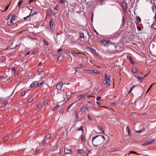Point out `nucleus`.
<instances>
[{
	"label": "nucleus",
	"instance_id": "nucleus-1",
	"mask_svg": "<svg viewBox=\"0 0 156 156\" xmlns=\"http://www.w3.org/2000/svg\"><path fill=\"white\" fill-rule=\"evenodd\" d=\"M105 137L103 136L97 135L93 137L92 142L95 146H100L103 143Z\"/></svg>",
	"mask_w": 156,
	"mask_h": 156
},
{
	"label": "nucleus",
	"instance_id": "nucleus-2",
	"mask_svg": "<svg viewBox=\"0 0 156 156\" xmlns=\"http://www.w3.org/2000/svg\"><path fill=\"white\" fill-rule=\"evenodd\" d=\"M110 76L107 73H105L104 74L105 80L103 81V82L108 86H110V84L109 83L111 81V79L110 78Z\"/></svg>",
	"mask_w": 156,
	"mask_h": 156
},
{
	"label": "nucleus",
	"instance_id": "nucleus-3",
	"mask_svg": "<svg viewBox=\"0 0 156 156\" xmlns=\"http://www.w3.org/2000/svg\"><path fill=\"white\" fill-rule=\"evenodd\" d=\"M29 9L31 10L30 9ZM38 13V12L37 10L36 9H31V11L29 15L26 17H24L23 18V19L24 20H26L27 19L29 18L30 16H33L34 14H37Z\"/></svg>",
	"mask_w": 156,
	"mask_h": 156
},
{
	"label": "nucleus",
	"instance_id": "nucleus-4",
	"mask_svg": "<svg viewBox=\"0 0 156 156\" xmlns=\"http://www.w3.org/2000/svg\"><path fill=\"white\" fill-rule=\"evenodd\" d=\"M100 42L104 46H105L109 43L110 44H114L112 42H110V41L108 40L102 39L101 40Z\"/></svg>",
	"mask_w": 156,
	"mask_h": 156
},
{
	"label": "nucleus",
	"instance_id": "nucleus-5",
	"mask_svg": "<svg viewBox=\"0 0 156 156\" xmlns=\"http://www.w3.org/2000/svg\"><path fill=\"white\" fill-rule=\"evenodd\" d=\"M155 141L154 139H152L151 140H149L146 141L144 143L142 144L143 146H146L149 144H150Z\"/></svg>",
	"mask_w": 156,
	"mask_h": 156
},
{
	"label": "nucleus",
	"instance_id": "nucleus-6",
	"mask_svg": "<svg viewBox=\"0 0 156 156\" xmlns=\"http://www.w3.org/2000/svg\"><path fill=\"white\" fill-rule=\"evenodd\" d=\"M62 82L61 81H60L58 83L55 85L56 88L58 90H61L62 88Z\"/></svg>",
	"mask_w": 156,
	"mask_h": 156
},
{
	"label": "nucleus",
	"instance_id": "nucleus-7",
	"mask_svg": "<svg viewBox=\"0 0 156 156\" xmlns=\"http://www.w3.org/2000/svg\"><path fill=\"white\" fill-rule=\"evenodd\" d=\"M87 48L89 49L90 51L94 54L96 55H98V53H97L96 50L93 48H92L90 47H87Z\"/></svg>",
	"mask_w": 156,
	"mask_h": 156
},
{
	"label": "nucleus",
	"instance_id": "nucleus-8",
	"mask_svg": "<svg viewBox=\"0 0 156 156\" xmlns=\"http://www.w3.org/2000/svg\"><path fill=\"white\" fill-rule=\"evenodd\" d=\"M121 5L122 9L124 10H126L127 8V4L125 2H122L121 3Z\"/></svg>",
	"mask_w": 156,
	"mask_h": 156
},
{
	"label": "nucleus",
	"instance_id": "nucleus-9",
	"mask_svg": "<svg viewBox=\"0 0 156 156\" xmlns=\"http://www.w3.org/2000/svg\"><path fill=\"white\" fill-rule=\"evenodd\" d=\"M16 17H17V16H12L11 19L9 21H8L7 23L8 25L11 26L12 25V23L13 19H14V20H15Z\"/></svg>",
	"mask_w": 156,
	"mask_h": 156
},
{
	"label": "nucleus",
	"instance_id": "nucleus-10",
	"mask_svg": "<svg viewBox=\"0 0 156 156\" xmlns=\"http://www.w3.org/2000/svg\"><path fill=\"white\" fill-rule=\"evenodd\" d=\"M38 85V82L37 81H34L30 86V87L31 88L35 87Z\"/></svg>",
	"mask_w": 156,
	"mask_h": 156
},
{
	"label": "nucleus",
	"instance_id": "nucleus-11",
	"mask_svg": "<svg viewBox=\"0 0 156 156\" xmlns=\"http://www.w3.org/2000/svg\"><path fill=\"white\" fill-rule=\"evenodd\" d=\"M86 96H87L86 94H82L80 95V96L78 97V99L79 100H80L81 99H85V97Z\"/></svg>",
	"mask_w": 156,
	"mask_h": 156
},
{
	"label": "nucleus",
	"instance_id": "nucleus-12",
	"mask_svg": "<svg viewBox=\"0 0 156 156\" xmlns=\"http://www.w3.org/2000/svg\"><path fill=\"white\" fill-rule=\"evenodd\" d=\"M54 23V21L52 19L50 22L49 25L51 28H52L53 27V25Z\"/></svg>",
	"mask_w": 156,
	"mask_h": 156
},
{
	"label": "nucleus",
	"instance_id": "nucleus-13",
	"mask_svg": "<svg viewBox=\"0 0 156 156\" xmlns=\"http://www.w3.org/2000/svg\"><path fill=\"white\" fill-rule=\"evenodd\" d=\"M135 77L138 79V81L139 82L141 81L144 78H141L140 76L138 74H136L135 75Z\"/></svg>",
	"mask_w": 156,
	"mask_h": 156
},
{
	"label": "nucleus",
	"instance_id": "nucleus-14",
	"mask_svg": "<svg viewBox=\"0 0 156 156\" xmlns=\"http://www.w3.org/2000/svg\"><path fill=\"white\" fill-rule=\"evenodd\" d=\"M93 1H91L90 2H87L86 4V7L87 8L90 7L92 4Z\"/></svg>",
	"mask_w": 156,
	"mask_h": 156
},
{
	"label": "nucleus",
	"instance_id": "nucleus-15",
	"mask_svg": "<svg viewBox=\"0 0 156 156\" xmlns=\"http://www.w3.org/2000/svg\"><path fill=\"white\" fill-rule=\"evenodd\" d=\"M63 55L62 54L60 55L58 58V61H61L63 60Z\"/></svg>",
	"mask_w": 156,
	"mask_h": 156
},
{
	"label": "nucleus",
	"instance_id": "nucleus-16",
	"mask_svg": "<svg viewBox=\"0 0 156 156\" xmlns=\"http://www.w3.org/2000/svg\"><path fill=\"white\" fill-rule=\"evenodd\" d=\"M98 129L99 130L101 131V132L103 133V134H104L105 133V131L104 130H103V128L102 127V126H98Z\"/></svg>",
	"mask_w": 156,
	"mask_h": 156
},
{
	"label": "nucleus",
	"instance_id": "nucleus-17",
	"mask_svg": "<svg viewBox=\"0 0 156 156\" xmlns=\"http://www.w3.org/2000/svg\"><path fill=\"white\" fill-rule=\"evenodd\" d=\"M79 36L81 38H84V37L83 33L81 32H79Z\"/></svg>",
	"mask_w": 156,
	"mask_h": 156
},
{
	"label": "nucleus",
	"instance_id": "nucleus-18",
	"mask_svg": "<svg viewBox=\"0 0 156 156\" xmlns=\"http://www.w3.org/2000/svg\"><path fill=\"white\" fill-rule=\"evenodd\" d=\"M64 152L66 154H69L71 153L72 151L70 150H69L67 149H65Z\"/></svg>",
	"mask_w": 156,
	"mask_h": 156
},
{
	"label": "nucleus",
	"instance_id": "nucleus-19",
	"mask_svg": "<svg viewBox=\"0 0 156 156\" xmlns=\"http://www.w3.org/2000/svg\"><path fill=\"white\" fill-rule=\"evenodd\" d=\"M80 139L82 142H83L84 143H85L86 142L85 138V137L83 136V135H81L80 136Z\"/></svg>",
	"mask_w": 156,
	"mask_h": 156
},
{
	"label": "nucleus",
	"instance_id": "nucleus-20",
	"mask_svg": "<svg viewBox=\"0 0 156 156\" xmlns=\"http://www.w3.org/2000/svg\"><path fill=\"white\" fill-rule=\"evenodd\" d=\"M85 72L87 73L92 74L93 73V70H86L85 69H84Z\"/></svg>",
	"mask_w": 156,
	"mask_h": 156
},
{
	"label": "nucleus",
	"instance_id": "nucleus-21",
	"mask_svg": "<svg viewBox=\"0 0 156 156\" xmlns=\"http://www.w3.org/2000/svg\"><path fill=\"white\" fill-rule=\"evenodd\" d=\"M75 112H76L75 114L76 116V119H79V112H78V111L76 110L75 111Z\"/></svg>",
	"mask_w": 156,
	"mask_h": 156
},
{
	"label": "nucleus",
	"instance_id": "nucleus-22",
	"mask_svg": "<svg viewBox=\"0 0 156 156\" xmlns=\"http://www.w3.org/2000/svg\"><path fill=\"white\" fill-rule=\"evenodd\" d=\"M95 97L94 96H90L88 97V99L90 100V101H92L94 100Z\"/></svg>",
	"mask_w": 156,
	"mask_h": 156
},
{
	"label": "nucleus",
	"instance_id": "nucleus-23",
	"mask_svg": "<svg viewBox=\"0 0 156 156\" xmlns=\"http://www.w3.org/2000/svg\"><path fill=\"white\" fill-rule=\"evenodd\" d=\"M40 81H41V80H40L39 81V82L38 83V86H41L44 83V81H43V80H41V82H40Z\"/></svg>",
	"mask_w": 156,
	"mask_h": 156
},
{
	"label": "nucleus",
	"instance_id": "nucleus-24",
	"mask_svg": "<svg viewBox=\"0 0 156 156\" xmlns=\"http://www.w3.org/2000/svg\"><path fill=\"white\" fill-rule=\"evenodd\" d=\"M51 135L50 134H47L44 137L46 139H50V138L51 137Z\"/></svg>",
	"mask_w": 156,
	"mask_h": 156
},
{
	"label": "nucleus",
	"instance_id": "nucleus-25",
	"mask_svg": "<svg viewBox=\"0 0 156 156\" xmlns=\"http://www.w3.org/2000/svg\"><path fill=\"white\" fill-rule=\"evenodd\" d=\"M137 71V69L136 67H134L132 69V72L134 73H136Z\"/></svg>",
	"mask_w": 156,
	"mask_h": 156
},
{
	"label": "nucleus",
	"instance_id": "nucleus-26",
	"mask_svg": "<svg viewBox=\"0 0 156 156\" xmlns=\"http://www.w3.org/2000/svg\"><path fill=\"white\" fill-rule=\"evenodd\" d=\"M127 57L128 58V60H129V62L131 63V64H133V59L131 58V57H127Z\"/></svg>",
	"mask_w": 156,
	"mask_h": 156
},
{
	"label": "nucleus",
	"instance_id": "nucleus-27",
	"mask_svg": "<svg viewBox=\"0 0 156 156\" xmlns=\"http://www.w3.org/2000/svg\"><path fill=\"white\" fill-rule=\"evenodd\" d=\"M22 2H23L22 0H20V1H19V2L17 4V5L19 7H20L21 6V5Z\"/></svg>",
	"mask_w": 156,
	"mask_h": 156
},
{
	"label": "nucleus",
	"instance_id": "nucleus-28",
	"mask_svg": "<svg viewBox=\"0 0 156 156\" xmlns=\"http://www.w3.org/2000/svg\"><path fill=\"white\" fill-rule=\"evenodd\" d=\"M144 129H140L139 130L136 131V133H142L144 132Z\"/></svg>",
	"mask_w": 156,
	"mask_h": 156
},
{
	"label": "nucleus",
	"instance_id": "nucleus-29",
	"mask_svg": "<svg viewBox=\"0 0 156 156\" xmlns=\"http://www.w3.org/2000/svg\"><path fill=\"white\" fill-rule=\"evenodd\" d=\"M75 104V102H74L71 104L67 108V111H68V110L69 109H70V108H71V107L74 104H75V105H76V104Z\"/></svg>",
	"mask_w": 156,
	"mask_h": 156
},
{
	"label": "nucleus",
	"instance_id": "nucleus-30",
	"mask_svg": "<svg viewBox=\"0 0 156 156\" xmlns=\"http://www.w3.org/2000/svg\"><path fill=\"white\" fill-rule=\"evenodd\" d=\"M136 20L137 22H141V19L140 17L139 16H137L136 18Z\"/></svg>",
	"mask_w": 156,
	"mask_h": 156
},
{
	"label": "nucleus",
	"instance_id": "nucleus-31",
	"mask_svg": "<svg viewBox=\"0 0 156 156\" xmlns=\"http://www.w3.org/2000/svg\"><path fill=\"white\" fill-rule=\"evenodd\" d=\"M59 107V106L58 105H57L55 106L54 108H53V111H55V110H56Z\"/></svg>",
	"mask_w": 156,
	"mask_h": 156
},
{
	"label": "nucleus",
	"instance_id": "nucleus-32",
	"mask_svg": "<svg viewBox=\"0 0 156 156\" xmlns=\"http://www.w3.org/2000/svg\"><path fill=\"white\" fill-rule=\"evenodd\" d=\"M131 154H136L138 155H140V154H138L136 152H135L133 151H131L128 154V155H129Z\"/></svg>",
	"mask_w": 156,
	"mask_h": 156
},
{
	"label": "nucleus",
	"instance_id": "nucleus-33",
	"mask_svg": "<svg viewBox=\"0 0 156 156\" xmlns=\"http://www.w3.org/2000/svg\"><path fill=\"white\" fill-rule=\"evenodd\" d=\"M83 64H80L78 65V66L77 67V68L79 69L83 67Z\"/></svg>",
	"mask_w": 156,
	"mask_h": 156
},
{
	"label": "nucleus",
	"instance_id": "nucleus-34",
	"mask_svg": "<svg viewBox=\"0 0 156 156\" xmlns=\"http://www.w3.org/2000/svg\"><path fill=\"white\" fill-rule=\"evenodd\" d=\"M77 130L78 131H79L80 130H82V131L83 132V127L82 126H80L79 128H78L77 129Z\"/></svg>",
	"mask_w": 156,
	"mask_h": 156
},
{
	"label": "nucleus",
	"instance_id": "nucleus-35",
	"mask_svg": "<svg viewBox=\"0 0 156 156\" xmlns=\"http://www.w3.org/2000/svg\"><path fill=\"white\" fill-rule=\"evenodd\" d=\"M135 87V86H133L132 87H131L130 89L129 90L128 92V94H129V93H130L131 91H132V90Z\"/></svg>",
	"mask_w": 156,
	"mask_h": 156
},
{
	"label": "nucleus",
	"instance_id": "nucleus-36",
	"mask_svg": "<svg viewBox=\"0 0 156 156\" xmlns=\"http://www.w3.org/2000/svg\"><path fill=\"white\" fill-rule=\"evenodd\" d=\"M93 72V73H96L97 74H99V73H100V72L96 70H94Z\"/></svg>",
	"mask_w": 156,
	"mask_h": 156
},
{
	"label": "nucleus",
	"instance_id": "nucleus-37",
	"mask_svg": "<svg viewBox=\"0 0 156 156\" xmlns=\"http://www.w3.org/2000/svg\"><path fill=\"white\" fill-rule=\"evenodd\" d=\"M43 42H44V44L45 45H46L47 46L48 45V42H47L45 39H44L43 40Z\"/></svg>",
	"mask_w": 156,
	"mask_h": 156
},
{
	"label": "nucleus",
	"instance_id": "nucleus-38",
	"mask_svg": "<svg viewBox=\"0 0 156 156\" xmlns=\"http://www.w3.org/2000/svg\"><path fill=\"white\" fill-rule=\"evenodd\" d=\"M78 152L79 154H82V152H83V150L82 149H79L78 150Z\"/></svg>",
	"mask_w": 156,
	"mask_h": 156
},
{
	"label": "nucleus",
	"instance_id": "nucleus-39",
	"mask_svg": "<svg viewBox=\"0 0 156 156\" xmlns=\"http://www.w3.org/2000/svg\"><path fill=\"white\" fill-rule=\"evenodd\" d=\"M5 59V57L4 56L0 57V62H2Z\"/></svg>",
	"mask_w": 156,
	"mask_h": 156
},
{
	"label": "nucleus",
	"instance_id": "nucleus-40",
	"mask_svg": "<svg viewBox=\"0 0 156 156\" xmlns=\"http://www.w3.org/2000/svg\"><path fill=\"white\" fill-rule=\"evenodd\" d=\"M46 139L44 137L43 140L42 141V143L43 144L46 143Z\"/></svg>",
	"mask_w": 156,
	"mask_h": 156
},
{
	"label": "nucleus",
	"instance_id": "nucleus-41",
	"mask_svg": "<svg viewBox=\"0 0 156 156\" xmlns=\"http://www.w3.org/2000/svg\"><path fill=\"white\" fill-rule=\"evenodd\" d=\"M9 139V137L8 136H6L4 137L3 139V140L4 141H6L7 140H8Z\"/></svg>",
	"mask_w": 156,
	"mask_h": 156
},
{
	"label": "nucleus",
	"instance_id": "nucleus-42",
	"mask_svg": "<svg viewBox=\"0 0 156 156\" xmlns=\"http://www.w3.org/2000/svg\"><path fill=\"white\" fill-rule=\"evenodd\" d=\"M26 92L25 91H22L21 92V96H24L26 94Z\"/></svg>",
	"mask_w": 156,
	"mask_h": 156
},
{
	"label": "nucleus",
	"instance_id": "nucleus-43",
	"mask_svg": "<svg viewBox=\"0 0 156 156\" xmlns=\"http://www.w3.org/2000/svg\"><path fill=\"white\" fill-rule=\"evenodd\" d=\"M88 109V108L86 107L82 106L81 107V110H83V109L87 110Z\"/></svg>",
	"mask_w": 156,
	"mask_h": 156
},
{
	"label": "nucleus",
	"instance_id": "nucleus-44",
	"mask_svg": "<svg viewBox=\"0 0 156 156\" xmlns=\"http://www.w3.org/2000/svg\"><path fill=\"white\" fill-rule=\"evenodd\" d=\"M87 118L91 122L92 121L91 119V118L90 117L89 114H88L87 115Z\"/></svg>",
	"mask_w": 156,
	"mask_h": 156
},
{
	"label": "nucleus",
	"instance_id": "nucleus-45",
	"mask_svg": "<svg viewBox=\"0 0 156 156\" xmlns=\"http://www.w3.org/2000/svg\"><path fill=\"white\" fill-rule=\"evenodd\" d=\"M84 156H88V153L86 152H84Z\"/></svg>",
	"mask_w": 156,
	"mask_h": 156
},
{
	"label": "nucleus",
	"instance_id": "nucleus-46",
	"mask_svg": "<svg viewBox=\"0 0 156 156\" xmlns=\"http://www.w3.org/2000/svg\"><path fill=\"white\" fill-rule=\"evenodd\" d=\"M66 0H60V2L62 4H63L65 3Z\"/></svg>",
	"mask_w": 156,
	"mask_h": 156
},
{
	"label": "nucleus",
	"instance_id": "nucleus-47",
	"mask_svg": "<svg viewBox=\"0 0 156 156\" xmlns=\"http://www.w3.org/2000/svg\"><path fill=\"white\" fill-rule=\"evenodd\" d=\"M37 52V50L36 49H34L33 52H32V53L33 54H35V53H36Z\"/></svg>",
	"mask_w": 156,
	"mask_h": 156
},
{
	"label": "nucleus",
	"instance_id": "nucleus-48",
	"mask_svg": "<svg viewBox=\"0 0 156 156\" xmlns=\"http://www.w3.org/2000/svg\"><path fill=\"white\" fill-rule=\"evenodd\" d=\"M101 99V98L100 97H98L96 98V100L97 101H99Z\"/></svg>",
	"mask_w": 156,
	"mask_h": 156
},
{
	"label": "nucleus",
	"instance_id": "nucleus-49",
	"mask_svg": "<svg viewBox=\"0 0 156 156\" xmlns=\"http://www.w3.org/2000/svg\"><path fill=\"white\" fill-rule=\"evenodd\" d=\"M152 26H153V27L154 29L156 30V24H153V25H152Z\"/></svg>",
	"mask_w": 156,
	"mask_h": 156
},
{
	"label": "nucleus",
	"instance_id": "nucleus-50",
	"mask_svg": "<svg viewBox=\"0 0 156 156\" xmlns=\"http://www.w3.org/2000/svg\"><path fill=\"white\" fill-rule=\"evenodd\" d=\"M122 23L123 25H124V16L123 17V18L122 19Z\"/></svg>",
	"mask_w": 156,
	"mask_h": 156
},
{
	"label": "nucleus",
	"instance_id": "nucleus-51",
	"mask_svg": "<svg viewBox=\"0 0 156 156\" xmlns=\"http://www.w3.org/2000/svg\"><path fill=\"white\" fill-rule=\"evenodd\" d=\"M137 28L138 30L139 31H140L141 30V28H140V27L139 26H137Z\"/></svg>",
	"mask_w": 156,
	"mask_h": 156
},
{
	"label": "nucleus",
	"instance_id": "nucleus-52",
	"mask_svg": "<svg viewBox=\"0 0 156 156\" xmlns=\"http://www.w3.org/2000/svg\"><path fill=\"white\" fill-rule=\"evenodd\" d=\"M62 49L61 48H59L57 50L58 52H59L61 51L62 50Z\"/></svg>",
	"mask_w": 156,
	"mask_h": 156
},
{
	"label": "nucleus",
	"instance_id": "nucleus-53",
	"mask_svg": "<svg viewBox=\"0 0 156 156\" xmlns=\"http://www.w3.org/2000/svg\"><path fill=\"white\" fill-rule=\"evenodd\" d=\"M154 3V0H150V3L152 4H153Z\"/></svg>",
	"mask_w": 156,
	"mask_h": 156
},
{
	"label": "nucleus",
	"instance_id": "nucleus-54",
	"mask_svg": "<svg viewBox=\"0 0 156 156\" xmlns=\"http://www.w3.org/2000/svg\"><path fill=\"white\" fill-rule=\"evenodd\" d=\"M41 108V105H37V108H38L39 109H40Z\"/></svg>",
	"mask_w": 156,
	"mask_h": 156
},
{
	"label": "nucleus",
	"instance_id": "nucleus-55",
	"mask_svg": "<svg viewBox=\"0 0 156 156\" xmlns=\"http://www.w3.org/2000/svg\"><path fill=\"white\" fill-rule=\"evenodd\" d=\"M152 86V85H151V86H150V87H149V89H148V90H147V91L146 92V93H147V92L149 91V90L151 89V87Z\"/></svg>",
	"mask_w": 156,
	"mask_h": 156
},
{
	"label": "nucleus",
	"instance_id": "nucleus-56",
	"mask_svg": "<svg viewBox=\"0 0 156 156\" xmlns=\"http://www.w3.org/2000/svg\"><path fill=\"white\" fill-rule=\"evenodd\" d=\"M39 150H40V149L39 147H37V148H36V149L35 151L37 152L39 151Z\"/></svg>",
	"mask_w": 156,
	"mask_h": 156
},
{
	"label": "nucleus",
	"instance_id": "nucleus-57",
	"mask_svg": "<svg viewBox=\"0 0 156 156\" xmlns=\"http://www.w3.org/2000/svg\"><path fill=\"white\" fill-rule=\"evenodd\" d=\"M44 103V104L47 105L48 104V101L47 100H45Z\"/></svg>",
	"mask_w": 156,
	"mask_h": 156
},
{
	"label": "nucleus",
	"instance_id": "nucleus-58",
	"mask_svg": "<svg viewBox=\"0 0 156 156\" xmlns=\"http://www.w3.org/2000/svg\"><path fill=\"white\" fill-rule=\"evenodd\" d=\"M154 6H151V9H152V11H153V12H155V10H154Z\"/></svg>",
	"mask_w": 156,
	"mask_h": 156
},
{
	"label": "nucleus",
	"instance_id": "nucleus-59",
	"mask_svg": "<svg viewBox=\"0 0 156 156\" xmlns=\"http://www.w3.org/2000/svg\"><path fill=\"white\" fill-rule=\"evenodd\" d=\"M87 103H89V104H92V102H93V101H87Z\"/></svg>",
	"mask_w": 156,
	"mask_h": 156
},
{
	"label": "nucleus",
	"instance_id": "nucleus-60",
	"mask_svg": "<svg viewBox=\"0 0 156 156\" xmlns=\"http://www.w3.org/2000/svg\"><path fill=\"white\" fill-rule=\"evenodd\" d=\"M9 6V5L8 6L5 8V10H4V12H5L8 9Z\"/></svg>",
	"mask_w": 156,
	"mask_h": 156
},
{
	"label": "nucleus",
	"instance_id": "nucleus-61",
	"mask_svg": "<svg viewBox=\"0 0 156 156\" xmlns=\"http://www.w3.org/2000/svg\"><path fill=\"white\" fill-rule=\"evenodd\" d=\"M152 6H153L154 7H155V10L156 11V5H155V3H154V4H152Z\"/></svg>",
	"mask_w": 156,
	"mask_h": 156
},
{
	"label": "nucleus",
	"instance_id": "nucleus-62",
	"mask_svg": "<svg viewBox=\"0 0 156 156\" xmlns=\"http://www.w3.org/2000/svg\"><path fill=\"white\" fill-rule=\"evenodd\" d=\"M126 129L127 130V131H128V132H129V131H130L128 126H127V127Z\"/></svg>",
	"mask_w": 156,
	"mask_h": 156
},
{
	"label": "nucleus",
	"instance_id": "nucleus-63",
	"mask_svg": "<svg viewBox=\"0 0 156 156\" xmlns=\"http://www.w3.org/2000/svg\"><path fill=\"white\" fill-rule=\"evenodd\" d=\"M94 32L97 35H99V34H98V33L97 32V31L95 29H94Z\"/></svg>",
	"mask_w": 156,
	"mask_h": 156
},
{
	"label": "nucleus",
	"instance_id": "nucleus-64",
	"mask_svg": "<svg viewBox=\"0 0 156 156\" xmlns=\"http://www.w3.org/2000/svg\"><path fill=\"white\" fill-rule=\"evenodd\" d=\"M154 19H155L154 21H156V11L154 16Z\"/></svg>",
	"mask_w": 156,
	"mask_h": 156
}]
</instances>
